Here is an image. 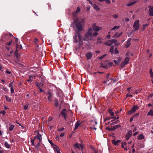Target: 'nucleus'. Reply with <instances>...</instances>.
Instances as JSON below:
<instances>
[{
	"instance_id": "nucleus-1",
	"label": "nucleus",
	"mask_w": 153,
	"mask_h": 153,
	"mask_svg": "<svg viewBox=\"0 0 153 153\" xmlns=\"http://www.w3.org/2000/svg\"><path fill=\"white\" fill-rule=\"evenodd\" d=\"M78 19H74L73 23L71 26L74 28L76 27L77 30L73 37L74 39V42L76 43H78V41L79 42V45H82L83 44V40L82 39V36L80 32L83 30L82 24L83 21L84 19H82V21L78 22Z\"/></svg>"
},
{
	"instance_id": "nucleus-2",
	"label": "nucleus",
	"mask_w": 153,
	"mask_h": 153,
	"mask_svg": "<svg viewBox=\"0 0 153 153\" xmlns=\"http://www.w3.org/2000/svg\"><path fill=\"white\" fill-rule=\"evenodd\" d=\"M92 27L93 30L95 32L92 34L93 30L91 27L89 28L84 36L83 39L84 41H88V40L91 39L92 36H97L98 33L96 32H98L102 29L101 27L97 26L95 23L94 24Z\"/></svg>"
},
{
	"instance_id": "nucleus-3",
	"label": "nucleus",
	"mask_w": 153,
	"mask_h": 153,
	"mask_svg": "<svg viewBox=\"0 0 153 153\" xmlns=\"http://www.w3.org/2000/svg\"><path fill=\"white\" fill-rule=\"evenodd\" d=\"M42 140V137L41 135L39 134L35 136L33 140L31 139V143H32V145L33 146H34V143H37V144L35 146V147L38 149L40 143L41 142Z\"/></svg>"
},
{
	"instance_id": "nucleus-4",
	"label": "nucleus",
	"mask_w": 153,
	"mask_h": 153,
	"mask_svg": "<svg viewBox=\"0 0 153 153\" xmlns=\"http://www.w3.org/2000/svg\"><path fill=\"white\" fill-rule=\"evenodd\" d=\"M12 36V35L11 33H9V34L4 33L1 37V40L2 42L5 44L6 43L9 42H8L10 39V36Z\"/></svg>"
},
{
	"instance_id": "nucleus-5",
	"label": "nucleus",
	"mask_w": 153,
	"mask_h": 153,
	"mask_svg": "<svg viewBox=\"0 0 153 153\" xmlns=\"http://www.w3.org/2000/svg\"><path fill=\"white\" fill-rule=\"evenodd\" d=\"M129 59L130 58L125 57L124 61H122L120 65L121 68H123L126 65L128 64Z\"/></svg>"
},
{
	"instance_id": "nucleus-6",
	"label": "nucleus",
	"mask_w": 153,
	"mask_h": 153,
	"mask_svg": "<svg viewBox=\"0 0 153 153\" xmlns=\"http://www.w3.org/2000/svg\"><path fill=\"white\" fill-rule=\"evenodd\" d=\"M117 40L115 39L109 40L104 43V44L108 46H111L113 44H116Z\"/></svg>"
},
{
	"instance_id": "nucleus-7",
	"label": "nucleus",
	"mask_w": 153,
	"mask_h": 153,
	"mask_svg": "<svg viewBox=\"0 0 153 153\" xmlns=\"http://www.w3.org/2000/svg\"><path fill=\"white\" fill-rule=\"evenodd\" d=\"M68 112H70L71 113H72V112L71 110H69V111H67L65 109H64L61 112L60 114L62 117H63L65 120H66L67 118V114Z\"/></svg>"
},
{
	"instance_id": "nucleus-8",
	"label": "nucleus",
	"mask_w": 153,
	"mask_h": 153,
	"mask_svg": "<svg viewBox=\"0 0 153 153\" xmlns=\"http://www.w3.org/2000/svg\"><path fill=\"white\" fill-rule=\"evenodd\" d=\"M139 109V107L137 105H134L132 108L128 111V114H131L134 113L137 110Z\"/></svg>"
},
{
	"instance_id": "nucleus-9",
	"label": "nucleus",
	"mask_w": 153,
	"mask_h": 153,
	"mask_svg": "<svg viewBox=\"0 0 153 153\" xmlns=\"http://www.w3.org/2000/svg\"><path fill=\"white\" fill-rule=\"evenodd\" d=\"M133 26L134 31L139 30L140 27L139 20H137L134 22Z\"/></svg>"
},
{
	"instance_id": "nucleus-10",
	"label": "nucleus",
	"mask_w": 153,
	"mask_h": 153,
	"mask_svg": "<svg viewBox=\"0 0 153 153\" xmlns=\"http://www.w3.org/2000/svg\"><path fill=\"white\" fill-rule=\"evenodd\" d=\"M148 8H149V15L150 16H153V6H149Z\"/></svg>"
},
{
	"instance_id": "nucleus-11",
	"label": "nucleus",
	"mask_w": 153,
	"mask_h": 153,
	"mask_svg": "<svg viewBox=\"0 0 153 153\" xmlns=\"http://www.w3.org/2000/svg\"><path fill=\"white\" fill-rule=\"evenodd\" d=\"M85 56L87 59L88 60L91 59L93 56V54L91 52H88L86 53Z\"/></svg>"
},
{
	"instance_id": "nucleus-12",
	"label": "nucleus",
	"mask_w": 153,
	"mask_h": 153,
	"mask_svg": "<svg viewBox=\"0 0 153 153\" xmlns=\"http://www.w3.org/2000/svg\"><path fill=\"white\" fill-rule=\"evenodd\" d=\"M47 95H48V100L49 101H51L52 100L51 99L52 98L53 96V94L52 93L48 91V92Z\"/></svg>"
},
{
	"instance_id": "nucleus-13",
	"label": "nucleus",
	"mask_w": 153,
	"mask_h": 153,
	"mask_svg": "<svg viewBox=\"0 0 153 153\" xmlns=\"http://www.w3.org/2000/svg\"><path fill=\"white\" fill-rule=\"evenodd\" d=\"M12 40H10L8 42L6 43L5 44V48L7 50H9L10 48L7 47V46H10L12 43Z\"/></svg>"
},
{
	"instance_id": "nucleus-14",
	"label": "nucleus",
	"mask_w": 153,
	"mask_h": 153,
	"mask_svg": "<svg viewBox=\"0 0 153 153\" xmlns=\"http://www.w3.org/2000/svg\"><path fill=\"white\" fill-rule=\"evenodd\" d=\"M132 134V131H129L128 133H127L126 134V140H128L129 139V138L131 136Z\"/></svg>"
},
{
	"instance_id": "nucleus-15",
	"label": "nucleus",
	"mask_w": 153,
	"mask_h": 153,
	"mask_svg": "<svg viewBox=\"0 0 153 153\" xmlns=\"http://www.w3.org/2000/svg\"><path fill=\"white\" fill-rule=\"evenodd\" d=\"M126 145L127 143L126 142H124V143H122V147L124 148L125 150H127L129 149L127 146H126V147H125V146H126Z\"/></svg>"
},
{
	"instance_id": "nucleus-16",
	"label": "nucleus",
	"mask_w": 153,
	"mask_h": 153,
	"mask_svg": "<svg viewBox=\"0 0 153 153\" xmlns=\"http://www.w3.org/2000/svg\"><path fill=\"white\" fill-rule=\"evenodd\" d=\"M121 61V59L120 57H118L117 58V59L114 60H113V61L114 62V63L116 65H118L120 62Z\"/></svg>"
},
{
	"instance_id": "nucleus-17",
	"label": "nucleus",
	"mask_w": 153,
	"mask_h": 153,
	"mask_svg": "<svg viewBox=\"0 0 153 153\" xmlns=\"http://www.w3.org/2000/svg\"><path fill=\"white\" fill-rule=\"evenodd\" d=\"M121 142V140H112L111 141L112 143L113 144L117 146L118 145H119V143Z\"/></svg>"
},
{
	"instance_id": "nucleus-18",
	"label": "nucleus",
	"mask_w": 153,
	"mask_h": 153,
	"mask_svg": "<svg viewBox=\"0 0 153 153\" xmlns=\"http://www.w3.org/2000/svg\"><path fill=\"white\" fill-rule=\"evenodd\" d=\"M81 11V9L79 7H77L76 9V11H74L73 13V14L74 15H76L79 12Z\"/></svg>"
},
{
	"instance_id": "nucleus-19",
	"label": "nucleus",
	"mask_w": 153,
	"mask_h": 153,
	"mask_svg": "<svg viewBox=\"0 0 153 153\" xmlns=\"http://www.w3.org/2000/svg\"><path fill=\"white\" fill-rule=\"evenodd\" d=\"M80 123L79 121H77L75 124V127L74 128V130H75L76 129L78 128L80 126Z\"/></svg>"
},
{
	"instance_id": "nucleus-20",
	"label": "nucleus",
	"mask_w": 153,
	"mask_h": 153,
	"mask_svg": "<svg viewBox=\"0 0 153 153\" xmlns=\"http://www.w3.org/2000/svg\"><path fill=\"white\" fill-rule=\"evenodd\" d=\"M137 1H138L137 0H136L135 1L130 2L127 4V6H131L133 5V4H135V3H136Z\"/></svg>"
},
{
	"instance_id": "nucleus-21",
	"label": "nucleus",
	"mask_w": 153,
	"mask_h": 153,
	"mask_svg": "<svg viewBox=\"0 0 153 153\" xmlns=\"http://www.w3.org/2000/svg\"><path fill=\"white\" fill-rule=\"evenodd\" d=\"M122 32H120V33H118V32H117L115 34H114L113 36V37H118L122 34Z\"/></svg>"
},
{
	"instance_id": "nucleus-22",
	"label": "nucleus",
	"mask_w": 153,
	"mask_h": 153,
	"mask_svg": "<svg viewBox=\"0 0 153 153\" xmlns=\"http://www.w3.org/2000/svg\"><path fill=\"white\" fill-rule=\"evenodd\" d=\"M93 7H94L95 9L97 10H100L98 6L95 4H94L93 5Z\"/></svg>"
},
{
	"instance_id": "nucleus-23",
	"label": "nucleus",
	"mask_w": 153,
	"mask_h": 153,
	"mask_svg": "<svg viewBox=\"0 0 153 153\" xmlns=\"http://www.w3.org/2000/svg\"><path fill=\"white\" fill-rule=\"evenodd\" d=\"M147 115V116L150 115L153 116V111L152 110H150Z\"/></svg>"
},
{
	"instance_id": "nucleus-24",
	"label": "nucleus",
	"mask_w": 153,
	"mask_h": 153,
	"mask_svg": "<svg viewBox=\"0 0 153 153\" xmlns=\"http://www.w3.org/2000/svg\"><path fill=\"white\" fill-rule=\"evenodd\" d=\"M14 127V126L13 125H11L9 127V130L10 131H12Z\"/></svg>"
},
{
	"instance_id": "nucleus-25",
	"label": "nucleus",
	"mask_w": 153,
	"mask_h": 153,
	"mask_svg": "<svg viewBox=\"0 0 153 153\" xmlns=\"http://www.w3.org/2000/svg\"><path fill=\"white\" fill-rule=\"evenodd\" d=\"M5 97L6 99V100L8 102H10L11 101V99L7 95L5 96Z\"/></svg>"
},
{
	"instance_id": "nucleus-26",
	"label": "nucleus",
	"mask_w": 153,
	"mask_h": 153,
	"mask_svg": "<svg viewBox=\"0 0 153 153\" xmlns=\"http://www.w3.org/2000/svg\"><path fill=\"white\" fill-rule=\"evenodd\" d=\"M144 136L142 134H141L139 135L138 137V139L139 140H142L144 139Z\"/></svg>"
},
{
	"instance_id": "nucleus-27",
	"label": "nucleus",
	"mask_w": 153,
	"mask_h": 153,
	"mask_svg": "<svg viewBox=\"0 0 153 153\" xmlns=\"http://www.w3.org/2000/svg\"><path fill=\"white\" fill-rule=\"evenodd\" d=\"M108 113L110 114V116H113L114 115V113L112 111V110L111 109H109L108 110Z\"/></svg>"
},
{
	"instance_id": "nucleus-28",
	"label": "nucleus",
	"mask_w": 153,
	"mask_h": 153,
	"mask_svg": "<svg viewBox=\"0 0 153 153\" xmlns=\"http://www.w3.org/2000/svg\"><path fill=\"white\" fill-rule=\"evenodd\" d=\"M114 46H112L110 48V52L111 53V54H113L114 53Z\"/></svg>"
},
{
	"instance_id": "nucleus-29",
	"label": "nucleus",
	"mask_w": 153,
	"mask_h": 153,
	"mask_svg": "<svg viewBox=\"0 0 153 153\" xmlns=\"http://www.w3.org/2000/svg\"><path fill=\"white\" fill-rule=\"evenodd\" d=\"M148 25V24H144L143 25V27L142 28V31H143L145 30V28Z\"/></svg>"
},
{
	"instance_id": "nucleus-30",
	"label": "nucleus",
	"mask_w": 153,
	"mask_h": 153,
	"mask_svg": "<svg viewBox=\"0 0 153 153\" xmlns=\"http://www.w3.org/2000/svg\"><path fill=\"white\" fill-rule=\"evenodd\" d=\"M54 105L56 107H58L59 105V102L58 101L56 100H55V101Z\"/></svg>"
},
{
	"instance_id": "nucleus-31",
	"label": "nucleus",
	"mask_w": 153,
	"mask_h": 153,
	"mask_svg": "<svg viewBox=\"0 0 153 153\" xmlns=\"http://www.w3.org/2000/svg\"><path fill=\"white\" fill-rule=\"evenodd\" d=\"M130 41L128 40L127 41V43L126 44L125 46L126 48H128L130 45Z\"/></svg>"
},
{
	"instance_id": "nucleus-32",
	"label": "nucleus",
	"mask_w": 153,
	"mask_h": 153,
	"mask_svg": "<svg viewBox=\"0 0 153 153\" xmlns=\"http://www.w3.org/2000/svg\"><path fill=\"white\" fill-rule=\"evenodd\" d=\"M4 145L7 148H9L10 147V145L7 142H5Z\"/></svg>"
},
{
	"instance_id": "nucleus-33",
	"label": "nucleus",
	"mask_w": 153,
	"mask_h": 153,
	"mask_svg": "<svg viewBox=\"0 0 153 153\" xmlns=\"http://www.w3.org/2000/svg\"><path fill=\"white\" fill-rule=\"evenodd\" d=\"M101 66L103 68H108L107 64L106 63L105 65H104L102 64H101Z\"/></svg>"
},
{
	"instance_id": "nucleus-34",
	"label": "nucleus",
	"mask_w": 153,
	"mask_h": 153,
	"mask_svg": "<svg viewBox=\"0 0 153 153\" xmlns=\"http://www.w3.org/2000/svg\"><path fill=\"white\" fill-rule=\"evenodd\" d=\"M149 74H150V77L152 78H153V72L152 71V69H151L150 70Z\"/></svg>"
},
{
	"instance_id": "nucleus-35",
	"label": "nucleus",
	"mask_w": 153,
	"mask_h": 153,
	"mask_svg": "<svg viewBox=\"0 0 153 153\" xmlns=\"http://www.w3.org/2000/svg\"><path fill=\"white\" fill-rule=\"evenodd\" d=\"M102 42V41L101 38H99L97 41V43L101 44Z\"/></svg>"
},
{
	"instance_id": "nucleus-36",
	"label": "nucleus",
	"mask_w": 153,
	"mask_h": 153,
	"mask_svg": "<svg viewBox=\"0 0 153 153\" xmlns=\"http://www.w3.org/2000/svg\"><path fill=\"white\" fill-rule=\"evenodd\" d=\"M74 146L75 148H78L80 149L79 147L78 143H76L74 145Z\"/></svg>"
},
{
	"instance_id": "nucleus-37",
	"label": "nucleus",
	"mask_w": 153,
	"mask_h": 153,
	"mask_svg": "<svg viewBox=\"0 0 153 153\" xmlns=\"http://www.w3.org/2000/svg\"><path fill=\"white\" fill-rule=\"evenodd\" d=\"M28 105H29V104H25L24 106V109L25 110H26L27 109V108L28 107Z\"/></svg>"
},
{
	"instance_id": "nucleus-38",
	"label": "nucleus",
	"mask_w": 153,
	"mask_h": 153,
	"mask_svg": "<svg viewBox=\"0 0 153 153\" xmlns=\"http://www.w3.org/2000/svg\"><path fill=\"white\" fill-rule=\"evenodd\" d=\"M16 58H18V53L17 52V50H16L15 53Z\"/></svg>"
},
{
	"instance_id": "nucleus-39",
	"label": "nucleus",
	"mask_w": 153,
	"mask_h": 153,
	"mask_svg": "<svg viewBox=\"0 0 153 153\" xmlns=\"http://www.w3.org/2000/svg\"><path fill=\"white\" fill-rule=\"evenodd\" d=\"M108 67H111L113 63L112 62H109L107 63Z\"/></svg>"
},
{
	"instance_id": "nucleus-40",
	"label": "nucleus",
	"mask_w": 153,
	"mask_h": 153,
	"mask_svg": "<svg viewBox=\"0 0 153 153\" xmlns=\"http://www.w3.org/2000/svg\"><path fill=\"white\" fill-rule=\"evenodd\" d=\"M10 91L11 94H13L14 92V90L13 86H12L10 88Z\"/></svg>"
},
{
	"instance_id": "nucleus-41",
	"label": "nucleus",
	"mask_w": 153,
	"mask_h": 153,
	"mask_svg": "<svg viewBox=\"0 0 153 153\" xmlns=\"http://www.w3.org/2000/svg\"><path fill=\"white\" fill-rule=\"evenodd\" d=\"M119 28V26H115L111 30H114L116 29H118Z\"/></svg>"
},
{
	"instance_id": "nucleus-42",
	"label": "nucleus",
	"mask_w": 153,
	"mask_h": 153,
	"mask_svg": "<svg viewBox=\"0 0 153 153\" xmlns=\"http://www.w3.org/2000/svg\"><path fill=\"white\" fill-rule=\"evenodd\" d=\"M133 96L132 95L129 94H127L126 95V97H132Z\"/></svg>"
},
{
	"instance_id": "nucleus-43",
	"label": "nucleus",
	"mask_w": 153,
	"mask_h": 153,
	"mask_svg": "<svg viewBox=\"0 0 153 153\" xmlns=\"http://www.w3.org/2000/svg\"><path fill=\"white\" fill-rule=\"evenodd\" d=\"M6 113V112L5 111H0V113L3 114V115H4Z\"/></svg>"
},
{
	"instance_id": "nucleus-44",
	"label": "nucleus",
	"mask_w": 153,
	"mask_h": 153,
	"mask_svg": "<svg viewBox=\"0 0 153 153\" xmlns=\"http://www.w3.org/2000/svg\"><path fill=\"white\" fill-rule=\"evenodd\" d=\"M115 53V54H117L119 53V51L117 50V48H116L114 51Z\"/></svg>"
},
{
	"instance_id": "nucleus-45",
	"label": "nucleus",
	"mask_w": 153,
	"mask_h": 153,
	"mask_svg": "<svg viewBox=\"0 0 153 153\" xmlns=\"http://www.w3.org/2000/svg\"><path fill=\"white\" fill-rule=\"evenodd\" d=\"M113 17L114 18H117L118 17V15L116 14H114L112 15Z\"/></svg>"
},
{
	"instance_id": "nucleus-46",
	"label": "nucleus",
	"mask_w": 153,
	"mask_h": 153,
	"mask_svg": "<svg viewBox=\"0 0 153 153\" xmlns=\"http://www.w3.org/2000/svg\"><path fill=\"white\" fill-rule=\"evenodd\" d=\"M2 88L3 90L4 91H7V89L6 87H3Z\"/></svg>"
},
{
	"instance_id": "nucleus-47",
	"label": "nucleus",
	"mask_w": 153,
	"mask_h": 153,
	"mask_svg": "<svg viewBox=\"0 0 153 153\" xmlns=\"http://www.w3.org/2000/svg\"><path fill=\"white\" fill-rule=\"evenodd\" d=\"M139 114V113H137L134 114L133 116V117L134 118V117H136L137 116H138Z\"/></svg>"
},
{
	"instance_id": "nucleus-48",
	"label": "nucleus",
	"mask_w": 153,
	"mask_h": 153,
	"mask_svg": "<svg viewBox=\"0 0 153 153\" xmlns=\"http://www.w3.org/2000/svg\"><path fill=\"white\" fill-rule=\"evenodd\" d=\"M106 55H103L102 56L99 57V59H102Z\"/></svg>"
},
{
	"instance_id": "nucleus-49",
	"label": "nucleus",
	"mask_w": 153,
	"mask_h": 153,
	"mask_svg": "<svg viewBox=\"0 0 153 153\" xmlns=\"http://www.w3.org/2000/svg\"><path fill=\"white\" fill-rule=\"evenodd\" d=\"M129 51H128L126 54V57H128L129 58Z\"/></svg>"
},
{
	"instance_id": "nucleus-50",
	"label": "nucleus",
	"mask_w": 153,
	"mask_h": 153,
	"mask_svg": "<svg viewBox=\"0 0 153 153\" xmlns=\"http://www.w3.org/2000/svg\"><path fill=\"white\" fill-rule=\"evenodd\" d=\"M92 149L93 150L94 153H97V151L94 148H92Z\"/></svg>"
},
{
	"instance_id": "nucleus-51",
	"label": "nucleus",
	"mask_w": 153,
	"mask_h": 153,
	"mask_svg": "<svg viewBox=\"0 0 153 153\" xmlns=\"http://www.w3.org/2000/svg\"><path fill=\"white\" fill-rule=\"evenodd\" d=\"M105 1L107 4H110L111 2L109 0H105Z\"/></svg>"
},
{
	"instance_id": "nucleus-52",
	"label": "nucleus",
	"mask_w": 153,
	"mask_h": 153,
	"mask_svg": "<svg viewBox=\"0 0 153 153\" xmlns=\"http://www.w3.org/2000/svg\"><path fill=\"white\" fill-rule=\"evenodd\" d=\"M32 76H30L29 77V79H28V80H27V81H28V82H29L30 81H32V79H31V78H32Z\"/></svg>"
},
{
	"instance_id": "nucleus-53",
	"label": "nucleus",
	"mask_w": 153,
	"mask_h": 153,
	"mask_svg": "<svg viewBox=\"0 0 153 153\" xmlns=\"http://www.w3.org/2000/svg\"><path fill=\"white\" fill-rule=\"evenodd\" d=\"M79 147L80 149H81L82 150L83 149V146H82L81 144H80V145H79Z\"/></svg>"
},
{
	"instance_id": "nucleus-54",
	"label": "nucleus",
	"mask_w": 153,
	"mask_h": 153,
	"mask_svg": "<svg viewBox=\"0 0 153 153\" xmlns=\"http://www.w3.org/2000/svg\"><path fill=\"white\" fill-rule=\"evenodd\" d=\"M12 86H13V82H11L9 84V87L10 88H11V87Z\"/></svg>"
},
{
	"instance_id": "nucleus-55",
	"label": "nucleus",
	"mask_w": 153,
	"mask_h": 153,
	"mask_svg": "<svg viewBox=\"0 0 153 153\" xmlns=\"http://www.w3.org/2000/svg\"><path fill=\"white\" fill-rule=\"evenodd\" d=\"M64 128H60V129H59L58 130L60 131H63V130H64Z\"/></svg>"
},
{
	"instance_id": "nucleus-56",
	"label": "nucleus",
	"mask_w": 153,
	"mask_h": 153,
	"mask_svg": "<svg viewBox=\"0 0 153 153\" xmlns=\"http://www.w3.org/2000/svg\"><path fill=\"white\" fill-rule=\"evenodd\" d=\"M91 128H93L94 129L96 130V128H95V126L93 125L92 127H91Z\"/></svg>"
},
{
	"instance_id": "nucleus-57",
	"label": "nucleus",
	"mask_w": 153,
	"mask_h": 153,
	"mask_svg": "<svg viewBox=\"0 0 153 153\" xmlns=\"http://www.w3.org/2000/svg\"><path fill=\"white\" fill-rule=\"evenodd\" d=\"M111 118L110 117H108L105 120V121L106 120H109L111 119Z\"/></svg>"
},
{
	"instance_id": "nucleus-58",
	"label": "nucleus",
	"mask_w": 153,
	"mask_h": 153,
	"mask_svg": "<svg viewBox=\"0 0 153 153\" xmlns=\"http://www.w3.org/2000/svg\"><path fill=\"white\" fill-rule=\"evenodd\" d=\"M56 151L58 153H60L59 152V149L58 148L57 146H56Z\"/></svg>"
},
{
	"instance_id": "nucleus-59",
	"label": "nucleus",
	"mask_w": 153,
	"mask_h": 153,
	"mask_svg": "<svg viewBox=\"0 0 153 153\" xmlns=\"http://www.w3.org/2000/svg\"><path fill=\"white\" fill-rule=\"evenodd\" d=\"M134 118V117L132 116L130 118V122H131L133 121Z\"/></svg>"
},
{
	"instance_id": "nucleus-60",
	"label": "nucleus",
	"mask_w": 153,
	"mask_h": 153,
	"mask_svg": "<svg viewBox=\"0 0 153 153\" xmlns=\"http://www.w3.org/2000/svg\"><path fill=\"white\" fill-rule=\"evenodd\" d=\"M38 41V40L37 39H35L34 42L36 44H37V42Z\"/></svg>"
},
{
	"instance_id": "nucleus-61",
	"label": "nucleus",
	"mask_w": 153,
	"mask_h": 153,
	"mask_svg": "<svg viewBox=\"0 0 153 153\" xmlns=\"http://www.w3.org/2000/svg\"><path fill=\"white\" fill-rule=\"evenodd\" d=\"M36 85L39 87V88H40L39 85L40 84L39 83H38L37 82H36Z\"/></svg>"
},
{
	"instance_id": "nucleus-62",
	"label": "nucleus",
	"mask_w": 153,
	"mask_h": 153,
	"mask_svg": "<svg viewBox=\"0 0 153 153\" xmlns=\"http://www.w3.org/2000/svg\"><path fill=\"white\" fill-rule=\"evenodd\" d=\"M87 1H88L89 2V3L90 4H91L92 6H93L94 4H92V2L90 0H87Z\"/></svg>"
},
{
	"instance_id": "nucleus-63",
	"label": "nucleus",
	"mask_w": 153,
	"mask_h": 153,
	"mask_svg": "<svg viewBox=\"0 0 153 153\" xmlns=\"http://www.w3.org/2000/svg\"><path fill=\"white\" fill-rule=\"evenodd\" d=\"M64 133H61L60 135V137H62L63 136H64Z\"/></svg>"
},
{
	"instance_id": "nucleus-64",
	"label": "nucleus",
	"mask_w": 153,
	"mask_h": 153,
	"mask_svg": "<svg viewBox=\"0 0 153 153\" xmlns=\"http://www.w3.org/2000/svg\"><path fill=\"white\" fill-rule=\"evenodd\" d=\"M110 76V74H107L106 76V78L107 79H108Z\"/></svg>"
}]
</instances>
